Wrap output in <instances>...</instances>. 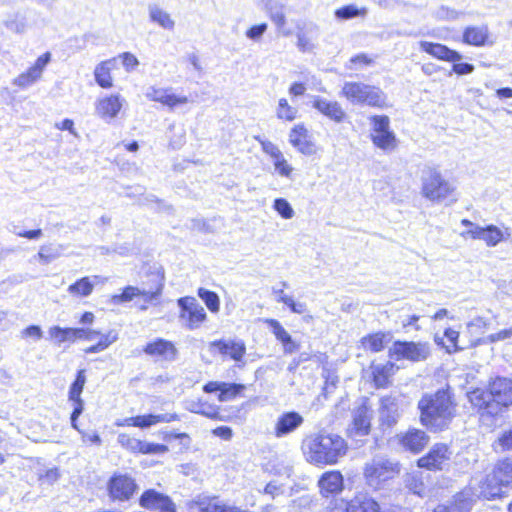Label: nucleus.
I'll list each match as a JSON object with an SVG mask.
<instances>
[{
    "label": "nucleus",
    "instance_id": "obj_1",
    "mask_svg": "<svg viewBox=\"0 0 512 512\" xmlns=\"http://www.w3.org/2000/svg\"><path fill=\"white\" fill-rule=\"evenodd\" d=\"M418 408L421 411L422 424L435 431L446 428L455 415V407L446 390L424 395L418 403Z\"/></svg>",
    "mask_w": 512,
    "mask_h": 512
},
{
    "label": "nucleus",
    "instance_id": "obj_2",
    "mask_svg": "<svg viewBox=\"0 0 512 512\" xmlns=\"http://www.w3.org/2000/svg\"><path fill=\"white\" fill-rule=\"evenodd\" d=\"M512 488V460L496 463L492 471L480 482V495L485 500L502 498L506 489Z\"/></svg>",
    "mask_w": 512,
    "mask_h": 512
},
{
    "label": "nucleus",
    "instance_id": "obj_3",
    "mask_svg": "<svg viewBox=\"0 0 512 512\" xmlns=\"http://www.w3.org/2000/svg\"><path fill=\"white\" fill-rule=\"evenodd\" d=\"M340 96L353 105H368L379 108L386 105V95L384 92L378 87L363 82H345Z\"/></svg>",
    "mask_w": 512,
    "mask_h": 512
},
{
    "label": "nucleus",
    "instance_id": "obj_4",
    "mask_svg": "<svg viewBox=\"0 0 512 512\" xmlns=\"http://www.w3.org/2000/svg\"><path fill=\"white\" fill-rule=\"evenodd\" d=\"M455 187L443 178L440 172L429 170L422 176V195L430 201L442 202L449 199L455 202Z\"/></svg>",
    "mask_w": 512,
    "mask_h": 512
},
{
    "label": "nucleus",
    "instance_id": "obj_5",
    "mask_svg": "<svg viewBox=\"0 0 512 512\" xmlns=\"http://www.w3.org/2000/svg\"><path fill=\"white\" fill-rule=\"evenodd\" d=\"M430 355V346L426 342L396 341L389 348L390 358L411 362L424 361Z\"/></svg>",
    "mask_w": 512,
    "mask_h": 512
},
{
    "label": "nucleus",
    "instance_id": "obj_6",
    "mask_svg": "<svg viewBox=\"0 0 512 512\" xmlns=\"http://www.w3.org/2000/svg\"><path fill=\"white\" fill-rule=\"evenodd\" d=\"M163 279L160 275H153L152 285L149 288L143 287H134L127 286L124 288L123 292L118 295H113L111 297V302L115 305L129 302L133 300L135 297L142 296L146 302H152L156 300L162 293L163 290Z\"/></svg>",
    "mask_w": 512,
    "mask_h": 512
},
{
    "label": "nucleus",
    "instance_id": "obj_7",
    "mask_svg": "<svg viewBox=\"0 0 512 512\" xmlns=\"http://www.w3.org/2000/svg\"><path fill=\"white\" fill-rule=\"evenodd\" d=\"M398 474V466L388 461L373 462L364 468L366 483L375 490L381 489L386 483L396 478Z\"/></svg>",
    "mask_w": 512,
    "mask_h": 512
},
{
    "label": "nucleus",
    "instance_id": "obj_8",
    "mask_svg": "<svg viewBox=\"0 0 512 512\" xmlns=\"http://www.w3.org/2000/svg\"><path fill=\"white\" fill-rule=\"evenodd\" d=\"M177 304L180 308L179 320L186 329H198L206 320V312L195 298L182 297L178 299Z\"/></svg>",
    "mask_w": 512,
    "mask_h": 512
},
{
    "label": "nucleus",
    "instance_id": "obj_9",
    "mask_svg": "<svg viewBox=\"0 0 512 512\" xmlns=\"http://www.w3.org/2000/svg\"><path fill=\"white\" fill-rule=\"evenodd\" d=\"M136 490L135 480L126 474H113L107 482V492L113 501H127Z\"/></svg>",
    "mask_w": 512,
    "mask_h": 512
},
{
    "label": "nucleus",
    "instance_id": "obj_10",
    "mask_svg": "<svg viewBox=\"0 0 512 512\" xmlns=\"http://www.w3.org/2000/svg\"><path fill=\"white\" fill-rule=\"evenodd\" d=\"M138 502L142 508L149 511L177 512V505L169 495L152 488L143 491Z\"/></svg>",
    "mask_w": 512,
    "mask_h": 512
},
{
    "label": "nucleus",
    "instance_id": "obj_11",
    "mask_svg": "<svg viewBox=\"0 0 512 512\" xmlns=\"http://www.w3.org/2000/svg\"><path fill=\"white\" fill-rule=\"evenodd\" d=\"M51 61V53L46 52L39 56L35 63L25 72L18 75L16 78L13 79V85L21 88L26 89L33 84H35L38 80L41 79L42 74L48 65V63Z\"/></svg>",
    "mask_w": 512,
    "mask_h": 512
},
{
    "label": "nucleus",
    "instance_id": "obj_12",
    "mask_svg": "<svg viewBox=\"0 0 512 512\" xmlns=\"http://www.w3.org/2000/svg\"><path fill=\"white\" fill-rule=\"evenodd\" d=\"M469 400L479 408L482 419L487 416H496L502 411V404L495 401L487 391L476 389L469 394Z\"/></svg>",
    "mask_w": 512,
    "mask_h": 512
},
{
    "label": "nucleus",
    "instance_id": "obj_13",
    "mask_svg": "<svg viewBox=\"0 0 512 512\" xmlns=\"http://www.w3.org/2000/svg\"><path fill=\"white\" fill-rule=\"evenodd\" d=\"M371 413V409L366 404H362L354 410L352 424L348 428L349 437L357 440L358 437L369 434Z\"/></svg>",
    "mask_w": 512,
    "mask_h": 512
},
{
    "label": "nucleus",
    "instance_id": "obj_14",
    "mask_svg": "<svg viewBox=\"0 0 512 512\" xmlns=\"http://www.w3.org/2000/svg\"><path fill=\"white\" fill-rule=\"evenodd\" d=\"M86 383V375L85 370L81 369L77 372L76 379L71 384L69 388L68 398L69 401L72 402L73 411L71 414V424L74 428H76V421L78 417L82 414L84 409V403L81 399V393L83 391L84 385Z\"/></svg>",
    "mask_w": 512,
    "mask_h": 512
},
{
    "label": "nucleus",
    "instance_id": "obj_15",
    "mask_svg": "<svg viewBox=\"0 0 512 512\" xmlns=\"http://www.w3.org/2000/svg\"><path fill=\"white\" fill-rule=\"evenodd\" d=\"M125 99L120 95H110L99 99L95 104V111L104 120H112L117 117Z\"/></svg>",
    "mask_w": 512,
    "mask_h": 512
},
{
    "label": "nucleus",
    "instance_id": "obj_16",
    "mask_svg": "<svg viewBox=\"0 0 512 512\" xmlns=\"http://www.w3.org/2000/svg\"><path fill=\"white\" fill-rule=\"evenodd\" d=\"M474 501L471 491L464 490L457 493L449 504L437 505L432 512H470Z\"/></svg>",
    "mask_w": 512,
    "mask_h": 512
},
{
    "label": "nucleus",
    "instance_id": "obj_17",
    "mask_svg": "<svg viewBox=\"0 0 512 512\" xmlns=\"http://www.w3.org/2000/svg\"><path fill=\"white\" fill-rule=\"evenodd\" d=\"M171 89L164 88H156L151 86L146 91V97L155 102H160L161 104L168 106L170 109H173L179 105L186 104L188 102V98L186 96H178L170 92Z\"/></svg>",
    "mask_w": 512,
    "mask_h": 512
},
{
    "label": "nucleus",
    "instance_id": "obj_18",
    "mask_svg": "<svg viewBox=\"0 0 512 512\" xmlns=\"http://www.w3.org/2000/svg\"><path fill=\"white\" fill-rule=\"evenodd\" d=\"M313 107L336 123H342L346 118L344 109L337 101H330L325 98L315 96L313 99Z\"/></svg>",
    "mask_w": 512,
    "mask_h": 512
},
{
    "label": "nucleus",
    "instance_id": "obj_19",
    "mask_svg": "<svg viewBox=\"0 0 512 512\" xmlns=\"http://www.w3.org/2000/svg\"><path fill=\"white\" fill-rule=\"evenodd\" d=\"M144 353L152 357H158L165 361H174L177 355L175 345L165 339L158 338L153 342L148 343L144 349Z\"/></svg>",
    "mask_w": 512,
    "mask_h": 512
},
{
    "label": "nucleus",
    "instance_id": "obj_20",
    "mask_svg": "<svg viewBox=\"0 0 512 512\" xmlns=\"http://www.w3.org/2000/svg\"><path fill=\"white\" fill-rule=\"evenodd\" d=\"M489 394L495 401L501 403L502 406L512 405V380L508 378L498 377L489 385Z\"/></svg>",
    "mask_w": 512,
    "mask_h": 512
},
{
    "label": "nucleus",
    "instance_id": "obj_21",
    "mask_svg": "<svg viewBox=\"0 0 512 512\" xmlns=\"http://www.w3.org/2000/svg\"><path fill=\"white\" fill-rule=\"evenodd\" d=\"M303 422L304 419L298 412H285L278 417L274 427V434L277 438L284 437L295 431Z\"/></svg>",
    "mask_w": 512,
    "mask_h": 512
},
{
    "label": "nucleus",
    "instance_id": "obj_22",
    "mask_svg": "<svg viewBox=\"0 0 512 512\" xmlns=\"http://www.w3.org/2000/svg\"><path fill=\"white\" fill-rule=\"evenodd\" d=\"M343 512H384L379 502L367 494H357L346 502Z\"/></svg>",
    "mask_w": 512,
    "mask_h": 512
},
{
    "label": "nucleus",
    "instance_id": "obj_23",
    "mask_svg": "<svg viewBox=\"0 0 512 512\" xmlns=\"http://www.w3.org/2000/svg\"><path fill=\"white\" fill-rule=\"evenodd\" d=\"M289 141L300 153L313 155L316 152L314 143L309 140L308 131L303 125H296L289 134Z\"/></svg>",
    "mask_w": 512,
    "mask_h": 512
},
{
    "label": "nucleus",
    "instance_id": "obj_24",
    "mask_svg": "<svg viewBox=\"0 0 512 512\" xmlns=\"http://www.w3.org/2000/svg\"><path fill=\"white\" fill-rule=\"evenodd\" d=\"M211 348L215 347L220 354L229 356L236 362L243 359L246 353V346L242 340H216L210 343Z\"/></svg>",
    "mask_w": 512,
    "mask_h": 512
},
{
    "label": "nucleus",
    "instance_id": "obj_25",
    "mask_svg": "<svg viewBox=\"0 0 512 512\" xmlns=\"http://www.w3.org/2000/svg\"><path fill=\"white\" fill-rule=\"evenodd\" d=\"M175 414H147L124 419L120 425L148 428L158 423H168L176 420Z\"/></svg>",
    "mask_w": 512,
    "mask_h": 512
},
{
    "label": "nucleus",
    "instance_id": "obj_26",
    "mask_svg": "<svg viewBox=\"0 0 512 512\" xmlns=\"http://www.w3.org/2000/svg\"><path fill=\"white\" fill-rule=\"evenodd\" d=\"M419 45L422 51L440 60L457 62L462 59V55L459 52L440 43L421 41Z\"/></svg>",
    "mask_w": 512,
    "mask_h": 512
},
{
    "label": "nucleus",
    "instance_id": "obj_27",
    "mask_svg": "<svg viewBox=\"0 0 512 512\" xmlns=\"http://www.w3.org/2000/svg\"><path fill=\"white\" fill-rule=\"evenodd\" d=\"M318 486L323 496L340 493L343 489V476L339 471L325 472L320 477Z\"/></svg>",
    "mask_w": 512,
    "mask_h": 512
},
{
    "label": "nucleus",
    "instance_id": "obj_28",
    "mask_svg": "<svg viewBox=\"0 0 512 512\" xmlns=\"http://www.w3.org/2000/svg\"><path fill=\"white\" fill-rule=\"evenodd\" d=\"M266 11L271 21L275 24L279 33L283 36H290L291 30L286 29V15L284 5L278 1L268 0L265 4Z\"/></svg>",
    "mask_w": 512,
    "mask_h": 512
},
{
    "label": "nucleus",
    "instance_id": "obj_29",
    "mask_svg": "<svg viewBox=\"0 0 512 512\" xmlns=\"http://www.w3.org/2000/svg\"><path fill=\"white\" fill-rule=\"evenodd\" d=\"M398 367L388 361L371 365L373 381L377 388H385L390 384V379Z\"/></svg>",
    "mask_w": 512,
    "mask_h": 512
},
{
    "label": "nucleus",
    "instance_id": "obj_30",
    "mask_svg": "<svg viewBox=\"0 0 512 512\" xmlns=\"http://www.w3.org/2000/svg\"><path fill=\"white\" fill-rule=\"evenodd\" d=\"M398 404L396 399L391 396L383 397L380 401L379 418L381 424L391 427L397 422Z\"/></svg>",
    "mask_w": 512,
    "mask_h": 512
},
{
    "label": "nucleus",
    "instance_id": "obj_31",
    "mask_svg": "<svg viewBox=\"0 0 512 512\" xmlns=\"http://www.w3.org/2000/svg\"><path fill=\"white\" fill-rule=\"evenodd\" d=\"M429 441L427 434L419 429H411L399 437V443L403 448H424Z\"/></svg>",
    "mask_w": 512,
    "mask_h": 512
},
{
    "label": "nucleus",
    "instance_id": "obj_32",
    "mask_svg": "<svg viewBox=\"0 0 512 512\" xmlns=\"http://www.w3.org/2000/svg\"><path fill=\"white\" fill-rule=\"evenodd\" d=\"M115 67V59H109L99 63L94 70L96 83L102 88H111L113 80L111 70Z\"/></svg>",
    "mask_w": 512,
    "mask_h": 512
},
{
    "label": "nucleus",
    "instance_id": "obj_33",
    "mask_svg": "<svg viewBox=\"0 0 512 512\" xmlns=\"http://www.w3.org/2000/svg\"><path fill=\"white\" fill-rule=\"evenodd\" d=\"M489 30L486 25L469 26L463 33V41L473 46H483L486 44Z\"/></svg>",
    "mask_w": 512,
    "mask_h": 512
},
{
    "label": "nucleus",
    "instance_id": "obj_34",
    "mask_svg": "<svg viewBox=\"0 0 512 512\" xmlns=\"http://www.w3.org/2000/svg\"><path fill=\"white\" fill-rule=\"evenodd\" d=\"M99 280L100 276L83 277L71 284L68 287V292L74 296L87 297L92 293L95 283H98Z\"/></svg>",
    "mask_w": 512,
    "mask_h": 512
},
{
    "label": "nucleus",
    "instance_id": "obj_35",
    "mask_svg": "<svg viewBox=\"0 0 512 512\" xmlns=\"http://www.w3.org/2000/svg\"><path fill=\"white\" fill-rule=\"evenodd\" d=\"M391 338L390 333L377 332L363 337L362 345L365 349H369L372 352H380L390 342Z\"/></svg>",
    "mask_w": 512,
    "mask_h": 512
},
{
    "label": "nucleus",
    "instance_id": "obj_36",
    "mask_svg": "<svg viewBox=\"0 0 512 512\" xmlns=\"http://www.w3.org/2000/svg\"><path fill=\"white\" fill-rule=\"evenodd\" d=\"M148 11L151 21L157 23L159 26L167 30H172L174 28L175 22L171 18L170 14L160 8L158 5H149Z\"/></svg>",
    "mask_w": 512,
    "mask_h": 512
},
{
    "label": "nucleus",
    "instance_id": "obj_37",
    "mask_svg": "<svg viewBox=\"0 0 512 512\" xmlns=\"http://www.w3.org/2000/svg\"><path fill=\"white\" fill-rule=\"evenodd\" d=\"M373 144L384 151H392L397 147V139L393 131L372 133Z\"/></svg>",
    "mask_w": 512,
    "mask_h": 512
},
{
    "label": "nucleus",
    "instance_id": "obj_38",
    "mask_svg": "<svg viewBox=\"0 0 512 512\" xmlns=\"http://www.w3.org/2000/svg\"><path fill=\"white\" fill-rule=\"evenodd\" d=\"M343 439L335 434L321 431L314 439L315 448H343Z\"/></svg>",
    "mask_w": 512,
    "mask_h": 512
},
{
    "label": "nucleus",
    "instance_id": "obj_39",
    "mask_svg": "<svg viewBox=\"0 0 512 512\" xmlns=\"http://www.w3.org/2000/svg\"><path fill=\"white\" fill-rule=\"evenodd\" d=\"M440 451L441 450H429L425 456L418 459V466L429 470L441 469L444 456L440 453Z\"/></svg>",
    "mask_w": 512,
    "mask_h": 512
},
{
    "label": "nucleus",
    "instance_id": "obj_40",
    "mask_svg": "<svg viewBox=\"0 0 512 512\" xmlns=\"http://www.w3.org/2000/svg\"><path fill=\"white\" fill-rule=\"evenodd\" d=\"M482 240L487 246L494 247L505 240V233L495 225H488L484 228Z\"/></svg>",
    "mask_w": 512,
    "mask_h": 512
},
{
    "label": "nucleus",
    "instance_id": "obj_41",
    "mask_svg": "<svg viewBox=\"0 0 512 512\" xmlns=\"http://www.w3.org/2000/svg\"><path fill=\"white\" fill-rule=\"evenodd\" d=\"M341 450H314L313 461L318 467L324 464H334Z\"/></svg>",
    "mask_w": 512,
    "mask_h": 512
},
{
    "label": "nucleus",
    "instance_id": "obj_42",
    "mask_svg": "<svg viewBox=\"0 0 512 512\" xmlns=\"http://www.w3.org/2000/svg\"><path fill=\"white\" fill-rule=\"evenodd\" d=\"M245 386L243 384L237 383H223L221 392L218 395V400L220 402L230 401L236 398L243 390Z\"/></svg>",
    "mask_w": 512,
    "mask_h": 512
},
{
    "label": "nucleus",
    "instance_id": "obj_43",
    "mask_svg": "<svg viewBox=\"0 0 512 512\" xmlns=\"http://www.w3.org/2000/svg\"><path fill=\"white\" fill-rule=\"evenodd\" d=\"M367 9L365 7L358 8L357 6L350 4L343 6L335 11V17L339 20H349L358 16H365Z\"/></svg>",
    "mask_w": 512,
    "mask_h": 512
},
{
    "label": "nucleus",
    "instance_id": "obj_44",
    "mask_svg": "<svg viewBox=\"0 0 512 512\" xmlns=\"http://www.w3.org/2000/svg\"><path fill=\"white\" fill-rule=\"evenodd\" d=\"M4 25L11 32L23 33L26 30V19L19 13L12 14L4 20Z\"/></svg>",
    "mask_w": 512,
    "mask_h": 512
},
{
    "label": "nucleus",
    "instance_id": "obj_45",
    "mask_svg": "<svg viewBox=\"0 0 512 512\" xmlns=\"http://www.w3.org/2000/svg\"><path fill=\"white\" fill-rule=\"evenodd\" d=\"M198 295L204 301V303L211 312L219 311L220 301L218 295L215 292H212L205 288H200L198 290Z\"/></svg>",
    "mask_w": 512,
    "mask_h": 512
},
{
    "label": "nucleus",
    "instance_id": "obj_46",
    "mask_svg": "<svg viewBox=\"0 0 512 512\" xmlns=\"http://www.w3.org/2000/svg\"><path fill=\"white\" fill-rule=\"evenodd\" d=\"M297 109L290 106L285 98H281L277 107V117L286 121H293L297 117Z\"/></svg>",
    "mask_w": 512,
    "mask_h": 512
},
{
    "label": "nucleus",
    "instance_id": "obj_47",
    "mask_svg": "<svg viewBox=\"0 0 512 512\" xmlns=\"http://www.w3.org/2000/svg\"><path fill=\"white\" fill-rule=\"evenodd\" d=\"M275 171L282 177L291 178L294 168L287 162L281 152L272 158Z\"/></svg>",
    "mask_w": 512,
    "mask_h": 512
},
{
    "label": "nucleus",
    "instance_id": "obj_48",
    "mask_svg": "<svg viewBox=\"0 0 512 512\" xmlns=\"http://www.w3.org/2000/svg\"><path fill=\"white\" fill-rule=\"evenodd\" d=\"M273 208L283 219H291L294 217V210L291 204L285 198H276Z\"/></svg>",
    "mask_w": 512,
    "mask_h": 512
},
{
    "label": "nucleus",
    "instance_id": "obj_49",
    "mask_svg": "<svg viewBox=\"0 0 512 512\" xmlns=\"http://www.w3.org/2000/svg\"><path fill=\"white\" fill-rule=\"evenodd\" d=\"M372 125V133L389 132L390 119L386 115H374L369 118Z\"/></svg>",
    "mask_w": 512,
    "mask_h": 512
},
{
    "label": "nucleus",
    "instance_id": "obj_50",
    "mask_svg": "<svg viewBox=\"0 0 512 512\" xmlns=\"http://www.w3.org/2000/svg\"><path fill=\"white\" fill-rule=\"evenodd\" d=\"M118 439L122 446H127L128 448H167L165 445L161 444H143L136 439H131L128 435L125 434L119 435Z\"/></svg>",
    "mask_w": 512,
    "mask_h": 512
},
{
    "label": "nucleus",
    "instance_id": "obj_51",
    "mask_svg": "<svg viewBox=\"0 0 512 512\" xmlns=\"http://www.w3.org/2000/svg\"><path fill=\"white\" fill-rule=\"evenodd\" d=\"M266 322L271 327L272 332L277 340H279L282 343L290 341V334L284 329V327L280 324L278 320L268 319L266 320Z\"/></svg>",
    "mask_w": 512,
    "mask_h": 512
},
{
    "label": "nucleus",
    "instance_id": "obj_52",
    "mask_svg": "<svg viewBox=\"0 0 512 512\" xmlns=\"http://www.w3.org/2000/svg\"><path fill=\"white\" fill-rule=\"evenodd\" d=\"M61 247L42 246L38 252V257L45 263L52 261L61 254Z\"/></svg>",
    "mask_w": 512,
    "mask_h": 512
},
{
    "label": "nucleus",
    "instance_id": "obj_53",
    "mask_svg": "<svg viewBox=\"0 0 512 512\" xmlns=\"http://www.w3.org/2000/svg\"><path fill=\"white\" fill-rule=\"evenodd\" d=\"M190 411L205 415L209 418H216L219 414L217 408L206 404H193V407L189 408Z\"/></svg>",
    "mask_w": 512,
    "mask_h": 512
},
{
    "label": "nucleus",
    "instance_id": "obj_54",
    "mask_svg": "<svg viewBox=\"0 0 512 512\" xmlns=\"http://www.w3.org/2000/svg\"><path fill=\"white\" fill-rule=\"evenodd\" d=\"M254 138L260 143L263 152L269 155L271 158H274L281 153L280 149L271 141L265 140L260 136H255Z\"/></svg>",
    "mask_w": 512,
    "mask_h": 512
},
{
    "label": "nucleus",
    "instance_id": "obj_55",
    "mask_svg": "<svg viewBox=\"0 0 512 512\" xmlns=\"http://www.w3.org/2000/svg\"><path fill=\"white\" fill-rule=\"evenodd\" d=\"M512 338V327L510 328H507V329H503L497 333H493V334H490L488 335L485 340H484V343L488 344V343H495V342H498V341H504V340H508V339H511Z\"/></svg>",
    "mask_w": 512,
    "mask_h": 512
},
{
    "label": "nucleus",
    "instance_id": "obj_56",
    "mask_svg": "<svg viewBox=\"0 0 512 512\" xmlns=\"http://www.w3.org/2000/svg\"><path fill=\"white\" fill-rule=\"evenodd\" d=\"M48 336L56 345H61L65 342V328L53 326L48 330Z\"/></svg>",
    "mask_w": 512,
    "mask_h": 512
},
{
    "label": "nucleus",
    "instance_id": "obj_57",
    "mask_svg": "<svg viewBox=\"0 0 512 512\" xmlns=\"http://www.w3.org/2000/svg\"><path fill=\"white\" fill-rule=\"evenodd\" d=\"M267 27L268 26L266 23L254 25L246 31V36H247V38H249L253 41H258L261 39L263 34L266 32Z\"/></svg>",
    "mask_w": 512,
    "mask_h": 512
},
{
    "label": "nucleus",
    "instance_id": "obj_58",
    "mask_svg": "<svg viewBox=\"0 0 512 512\" xmlns=\"http://www.w3.org/2000/svg\"><path fill=\"white\" fill-rule=\"evenodd\" d=\"M60 478V472L57 468H51L46 470L43 474L39 476V480L43 484L51 485L55 483Z\"/></svg>",
    "mask_w": 512,
    "mask_h": 512
},
{
    "label": "nucleus",
    "instance_id": "obj_59",
    "mask_svg": "<svg viewBox=\"0 0 512 512\" xmlns=\"http://www.w3.org/2000/svg\"><path fill=\"white\" fill-rule=\"evenodd\" d=\"M120 58L122 59V64L127 71L135 69L139 64L138 59L130 52L122 53Z\"/></svg>",
    "mask_w": 512,
    "mask_h": 512
},
{
    "label": "nucleus",
    "instance_id": "obj_60",
    "mask_svg": "<svg viewBox=\"0 0 512 512\" xmlns=\"http://www.w3.org/2000/svg\"><path fill=\"white\" fill-rule=\"evenodd\" d=\"M281 286H282V288H281V289H278V288H276V287H273V289H272V293L274 294V296H275V300H276L277 302H279V303H283V304L287 305L289 302H291L292 297H290V296L286 295V294L284 293L283 288L288 287V283H287V282H285V281H283V282H281Z\"/></svg>",
    "mask_w": 512,
    "mask_h": 512
},
{
    "label": "nucleus",
    "instance_id": "obj_61",
    "mask_svg": "<svg viewBox=\"0 0 512 512\" xmlns=\"http://www.w3.org/2000/svg\"><path fill=\"white\" fill-rule=\"evenodd\" d=\"M297 47L302 52L311 51L314 45L311 43L310 39L303 33H297Z\"/></svg>",
    "mask_w": 512,
    "mask_h": 512
},
{
    "label": "nucleus",
    "instance_id": "obj_62",
    "mask_svg": "<svg viewBox=\"0 0 512 512\" xmlns=\"http://www.w3.org/2000/svg\"><path fill=\"white\" fill-rule=\"evenodd\" d=\"M436 16L439 19L443 20H455L459 17V12L454 9H450L448 7H440L436 11Z\"/></svg>",
    "mask_w": 512,
    "mask_h": 512
},
{
    "label": "nucleus",
    "instance_id": "obj_63",
    "mask_svg": "<svg viewBox=\"0 0 512 512\" xmlns=\"http://www.w3.org/2000/svg\"><path fill=\"white\" fill-rule=\"evenodd\" d=\"M23 337H31L35 340H39L43 336V331L38 325H30L22 331Z\"/></svg>",
    "mask_w": 512,
    "mask_h": 512
},
{
    "label": "nucleus",
    "instance_id": "obj_64",
    "mask_svg": "<svg viewBox=\"0 0 512 512\" xmlns=\"http://www.w3.org/2000/svg\"><path fill=\"white\" fill-rule=\"evenodd\" d=\"M498 442L502 448H512V427L502 433Z\"/></svg>",
    "mask_w": 512,
    "mask_h": 512
}]
</instances>
